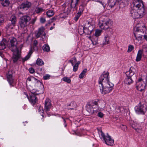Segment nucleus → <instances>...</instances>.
<instances>
[{
  "label": "nucleus",
  "mask_w": 147,
  "mask_h": 147,
  "mask_svg": "<svg viewBox=\"0 0 147 147\" xmlns=\"http://www.w3.org/2000/svg\"><path fill=\"white\" fill-rule=\"evenodd\" d=\"M42 48L44 51L48 52L50 50V47L47 45H44L42 47Z\"/></svg>",
  "instance_id": "nucleus-32"
},
{
  "label": "nucleus",
  "mask_w": 147,
  "mask_h": 147,
  "mask_svg": "<svg viewBox=\"0 0 147 147\" xmlns=\"http://www.w3.org/2000/svg\"><path fill=\"white\" fill-rule=\"evenodd\" d=\"M36 19H32L30 22L29 23L34 24L36 21Z\"/></svg>",
  "instance_id": "nucleus-55"
},
{
  "label": "nucleus",
  "mask_w": 147,
  "mask_h": 147,
  "mask_svg": "<svg viewBox=\"0 0 147 147\" xmlns=\"http://www.w3.org/2000/svg\"><path fill=\"white\" fill-rule=\"evenodd\" d=\"M133 80L131 77L127 76V77L125 78L124 82L126 84L129 85L132 83Z\"/></svg>",
  "instance_id": "nucleus-24"
},
{
  "label": "nucleus",
  "mask_w": 147,
  "mask_h": 147,
  "mask_svg": "<svg viewBox=\"0 0 147 147\" xmlns=\"http://www.w3.org/2000/svg\"><path fill=\"white\" fill-rule=\"evenodd\" d=\"M62 80L68 83H70L71 82V80L70 78L67 77H64L63 78Z\"/></svg>",
  "instance_id": "nucleus-39"
},
{
  "label": "nucleus",
  "mask_w": 147,
  "mask_h": 147,
  "mask_svg": "<svg viewBox=\"0 0 147 147\" xmlns=\"http://www.w3.org/2000/svg\"><path fill=\"white\" fill-rule=\"evenodd\" d=\"M144 39H145L147 41V36L146 35H144Z\"/></svg>",
  "instance_id": "nucleus-59"
},
{
  "label": "nucleus",
  "mask_w": 147,
  "mask_h": 147,
  "mask_svg": "<svg viewBox=\"0 0 147 147\" xmlns=\"http://www.w3.org/2000/svg\"><path fill=\"white\" fill-rule=\"evenodd\" d=\"M135 109L136 112L138 114H144L147 110V108L144 105H141L136 106Z\"/></svg>",
  "instance_id": "nucleus-10"
},
{
  "label": "nucleus",
  "mask_w": 147,
  "mask_h": 147,
  "mask_svg": "<svg viewBox=\"0 0 147 147\" xmlns=\"http://www.w3.org/2000/svg\"><path fill=\"white\" fill-rule=\"evenodd\" d=\"M134 49V47L133 45H130L128 46L127 52L129 53L131 52Z\"/></svg>",
  "instance_id": "nucleus-44"
},
{
  "label": "nucleus",
  "mask_w": 147,
  "mask_h": 147,
  "mask_svg": "<svg viewBox=\"0 0 147 147\" xmlns=\"http://www.w3.org/2000/svg\"><path fill=\"white\" fill-rule=\"evenodd\" d=\"M35 78L32 77L31 78H28L27 79V80H28L29 81H32V82L34 80Z\"/></svg>",
  "instance_id": "nucleus-51"
},
{
  "label": "nucleus",
  "mask_w": 147,
  "mask_h": 147,
  "mask_svg": "<svg viewBox=\"0 0 147 147\" xmlns=\"http://www.w3.org/2000/svg\"><path fill=\"white\" fill-rule=\"evenodd\" d=\"M121 128L123 130L125 131L127 129V127L125 125H122Z\"/></svg>",
  "instance_id": "nucleus-50"
},
{
  "label": "nucleus",
  "mask_w": 147,
  "mask_h": 147,
  "mask_svg": "<svg viewBox=\"0 0 147 147\" xmlns=\"http://www.w3.org/2000/svg\"><path fill=\"white\" fill-rule=\"evenodd\" d=\"M109 36L108 35L106 34L103 40V43L104 45H107L109 43Z\"/></svg>",
  "instance_id": "nucleus-27"
},
{
  "label": "nucleus",
  "mask_w": 147,
  "mask_h": 147,
  "mask_svg": "<svg viewBox=\"0 0 147 147\" xmlns=\"http://www.w3.org/2000/svg\"><path fill=\"white\" fill-rule=\"evenodd\" d=\"M69 61L72 64V65L73 66L75 63H76L77 60L76 57H74L72 58L71 60Z\"/></svg>",
  "instance_id": "nucleus-40"
},
{
  "label": "nucleus",
  "mask_w": 147,
  "mask_h": 147,
  "mask_svg": "<svg viewBox=\"0 0 147 147\" xmlns=\"http://www.w3.org/2000/svg\"><path fill=\"white\" fill-rule=\"evenodd\" d=\"M141 10L134 9L131 8L130 13L131 16L134 19H138L141 17L143 15L144 11H143L142 13H141Z\"/></svg>",
  "instance_id": "nucleus-9"
},
{
  "label": "nucleus",
  "mask_w": 147,
  "mask_h": 147,
  "mask_svg": "<svg viewBox=\"0 0 147 147\" xmlns=\"http://www.w3.org/2000/svg\"><path fill=\"white\" fill-rule=\"evenodd\" d=\"M44 9L42 8L36 7L35 9V12L36 13H38L42 12Z\"/></svg>",
  "instance_id": "nucleus-35"
},
{
  "label": "nucleus",
  "mask_w": 147,
  "mask_h": 147,
  "mask_svg": "<svg viewBox=\"0 0 147 147\" xmlns=\"http://www.w3.org/2000/svg\"><path fill=\"white\" fill-rule=\"evenodd\" d=\"M112 24V22L111 20L108 19L102 20V22H99V25L100 28L107 30L111 28Z\"/></svg>",
  "instance_id": "nucleus-4"
},
{
  "label": "nucleus",
  "mask_w": 147,
  "mask_h": 147,
  "mask_svg": "<svg viewBox=\"0 0 147 147\" xmlns=\"http://www.w3.org/2000/svg\"><path fill=\"white\" fill-rule=\"evenodd\" d=\"M146 30L145 26H142V27H136L134 29V32H137L138 34H142L144 33V31Z\"/></svg>",
  "instance_id": "nucleus-18"
},
{
  "label": "nucleus",
  "mask_w": 147,
  "mask_h": 147,
  "mask_svg": "<svg viewBox=\"0 0 147 147\" xmlns=\"http://www.w3.org/2000/svg\"><path fill=\"white\" fill-rule=\"evenodd\" d=\"M38 83H36L37 85H36V87H40V90H41V85H38Z\"/></svg>",
  "instance_id": "nucleus-58"
},
{
  "label": "nucleus",
  "mask_w": 147,
  "mask_h": 147,
  "mask_svg": "<svg viewBox=\"0 0 147 147\" xmlns=\"http://www.w3.org/2000/svg\"><path fill=\"white\" fill-rule=\"evenodd\" d=\"M51 101L48 99H47L45 102L44 110L46 112H48L50 110L51 107Z\"/></svg>",
  "instance_id": "nucleus-16"
},
{
  "label": "nucleus",
  "mask_w": 147,
  "mask_h": 147,
  "mask_svg": "<svg viewBox=\"0 0 147 147\" xmlns=\"http://www.w3.org/2000/svg\"><path fill=\"white\" fill-rule=\"evenodd\" d=\"M32 92L33 94L30 96V98L29 99V100L31 103L34 104L37 101V99L35 95L36 94H37L38 93L36 92H34L33 93Z\"/></svg>",
  "instance_id": "nucleus-21"
},
{
  "label": "nucleus",
  "mask_w": 147,
  "mask_h": 147,
  "mask_svg": "<svg viewBox=\"0 0 147 147\" xmlns=\"http://www.w3.org/2000/svg\"><path fill=\"white\" fill-rule=\"evenodd\" d=\"M107 136L104 140L105 143L108 145H112L114 143V140L111 138L108 134H107Z\"/></svg>",
  "instance_id": "nucleus-17"
},
{
  "label": "nucleus",
  "mask_w": 147,
  "mask_h": 147,
  "mask_svg": "<svg viewBox=\"0 0 147 147\" xmlns=\"http://www.w3.org/2000/svg\"><path fill=\"white\" fill-rule=\"evenodd\" d=\"M15 81L13 78L12 76L10 75V85L12 86H14Z\"/></svg>",
  "instance_id": "nucleus-41"
},
{
  "label": "nucleus",
  "mask_w": 147,
  "mask_h": 147,
  "mask_svg": "<svg viewBox=\"0 0 147 147\" xmlns=\"http://www.w3.org/2000/svg\"><path fill=\"white\" fill-rule=\"evenodd\" d=\"M136 71V69L133 67H131L128 71L126 72V74L127 76L131 77L135 73Z\"/></svg>",
  "instance_id": "nucleus-20"
},
{
  "label": "nucleus",
  "mask_w": 147,
  "mask_h": 147,
  "mask_svg": "<svg viewBox=\"0 0 147 147\" xmlns=\"http://www.w3.org/2000/svg\"><path fill=\"white\" fill-rule=\"evenodd\" d=\"M40 21L41 23H44L45 22L46 20L45 18H41L40 19Z\"/></svg>",
  "instance_id": "nucleus-52"
},
{
  "label": "nucleus",
  "mask_w": 147,
  "mask_h": 147,
  "mask_svg": "<svg viewBox=\"0 0 147 147\" xmlns=\"http://www.w3.org/2000/svg\"><path fill=\"white\" fill-rule=\"evenodd\" d=\"M54 12L53 10H48L46 12V14L48 17H50L52 16L54 14Z\"/></svg>",
  "instance_id": "nucleus-29"
},
{
  "label": "nucleus",
  "mask_w": 147,
  "mask_h": 147,
  "mask_svg": "<svg viewBox=\"0 0 147 147\" xmlns=\"http://www.w3.org/2000/svg\"><path fill=\"white\" fill-rule=\"evenodd\" d=\"M45 28L43 27H41L38 29V31L35 32V36L37 38L41 36H45V34L44 32Z\"/></svg>",
  "instance_id": "nucleus-11"
},
{
  "label": "nucleus",
  "mask_w": 147,
  "mask_h": 147,
  "mask_svg": "<svg viewBox=\"0 0 147 147\" xmlns=\"http://www.w3.org/2000/svg\"><path fill=\"white\" fill-rule=\"evenodd\" d=\"M7 40L5 38H3L0 43V56L2 57V50L4 49L6 47Z\"/></svg>",
  "instance_id": "nucleus-15"
},
{
  "label": "nucleus",
  "mask_w": 147,
  "mask_h": 147,
  "mask_svg": "<svg viewBox=\"0 0 147 147\" xmlns=\"http://www.w3.org/2000/svg\"><path fill=\"white\" fill-rule=\"evenodd\" d=\"M36 63L38 65L42 66L44 65V63L41 59L38 58L36 61Z\"/></svg>",
  "instance_id": "nucleus-34"
},
{
  "label": "nucleus",
  "mask_w": 147,
  "mask_h": 147,
  "mask_svg": "<svg viewBox=\"0 0 147 147\" xmlns=\"http://www.w3.org/2000/svg\"><path fill=\"white\" fill-rule=\"evenodd\" d=\"M79 63H76L75 65L73 66V71H76L78 67Z\"/></svg>",
  "instance_id": "nucleus-43"
},
{
  "label": "nucleus",
  "mask_w": 147,
  "mask_h": 147,
  "mask_svg": "<svg viewBox=\"0 0 147 147\" xmlns=\"http://www.w3.org/2000/svg\"><path fill=\"white\" fill-rule=\"evenodd\" d=\"M7 40L5 38H3L0 43V56L2 57V50L4 49L6 47Z\"/></svg>",
  "instance_id": "nucleus-13"
},
{
  "label": "nucleus",
  "mask_w": 147,
  "mask_h": 147,
  "mask_svg": "<svg viewBox=\"0 0 147 147\" xmlns=\"http://www.w3.org/2000/svg\"><path fill=\"white\" fill-rule=\"evenodd\" d=\"M98 134L100 138L101 139L102 138L104 140L106 138L107 136H105L104 134L102 132V130H99L98 131Z\"/></svg>",
  "instance_id": "nucleus-30"
},
{
  "label": "nucleus",
  "mask_w": 147,
  "mask_h": 147,
  "mask_svg": "<svg viewBox=\"0 0 147 147\" xmlns=\"http://www.w3.org/2000/svg\"><path fill=\"white\" fill-rule=\"evenodd\" d=\"M6 78L8 82H9V75L8 73L6 74Z\"/></svg>",
  "instance_id": "nucleus-57"
},
{
  "label": "nucleus",
  "mask_w": 147,
  "mask_h": 147,
  "mask_svg": "<svg viewBox=\"0 0 147 147\" xmlns=\"http://www.w3.org/2000/svg\"><path fill=\"white\" fill-rule=\"evenodd\" d=\"M29 71L31 73H33L34 72V70L33 68L30 67L29 69Z\"/></svg>",
  "instance_id": "nucleus-54"
},
{
  "label": "nucleus",
  "mask_w": 147,
  "mask_h": 147,
  "mask_svg": "<svg viewBox=\"0 0 147 147\" xmlns=\"http://www.w3.org/2000/svg\"><path fill=\"white\" fill-rule=\"evenodd\" d=\"M7 40L5 38H3L0 43V56L2 57V50L4 49L6 47Z\"/></svg>",
  "instance_id": "nucleus-14"
},
{
  "label": "nucleus",
  "mask_w": 147,
  "mask_h": 147,
  "mask_svg": "<svg viewBox=\"0 0 147 147\" xmlns=\"http://www.w3.org/2000/svg\"><path fill=\"white\" fill-rule=\"evenodd\" d=\"M133 6L131 7L134 9L141 10V13L144 11V5L142 1L141 0H133Z\"/></svg>",
  "instance_id": "nucleus-6"
},
{
  "label": "nucleus",
  "mask_w": 147,
  "mask_h": 147,
  "mask_svg": "<svg viewBox=\"0 0 147 147\" xmlns=\"http://www.w3.org/2000/svg\"><path fill=\"white\" fill-rule=\"evenodd\" d=\"M70 105H72L73 106V107L72 108H70V109H74L76 107V103L74 102H71Z\"/></svg>",
  "instance_id": "nucleus-46"
},
{
  "label": "nucleus",
  "mask_w": 147,
  "mask_h": 147,
  "mask_svg": "<svg viewBox=\"0 0 147 147\" xmlns=\"http://www.w3.org/2000/svg\"><path fill=\"white\" fill-rule=\"evenodd\" d=\"M32 53V51L31 50H30L27 55L25 57L22 59L23 61L24 62L28 60L30 58Z\"/></svg>",
  "instance_id": "nucleus-31"
},
{
  "label": "nucleus",
  "mask_w": 147,
  "mask_h": 147,
  "mask_svg": "<svg viewBox=\"0 0 147 147\" xmlns=\"http://www.w3.org/2000/svg\"><path fill=\"white\" fill-rule=\"evenodd\" d=\"M146 85V81H144L142 78H140L136 82V87L138 90L143 93L145 91Z\"/></svg>",
  "instance_id": "nucleus-7"
},
{
  "label": "nucleus",
  "mask_w": 147,
  "mask_h": 147,
  "mask_svg": "<svg viewBox=\"0 0 147 147\" xmlns=\"http://www.w3.org/2000/svg\"><path fill=\"white\" fill-rule=\"evenodd\" d=\"M4 20L3 18L0 16V25H1V23Z\"/></svg>",
  "instance_id": "nucleus-56"
},
{
  "label": "nucleus",
  "mask_w": 147,
  "mask_h": 147,
  "mask_svg": "<svg viewBox=\"0 0 147 147\" xmlns=\"http://www.w3.org/2000/svg\"><path fill=\"white\" fill-rule=\"evenodd\" d=\"M134 35L136 40L139 41L142 40L143 35L142 34H138V32H134Z\"/></svg>",
  "instance_id": "nucleus-22"
},
{
  "label": "nucleus",
  "mask_w": 147,
  "mask_h": 147,
  "mask_svg": "<svg viewBox=\"0 0 147 147\" xmlns=\"http://www.w3.org/2000/svg\"><path fill=\"white\" fill-rule=\"evenodd\" d=\"M50 76L48 74H46L45 76H43V79L45 80H48L49 79Z\"/></svg>",
  "instance_id": "nucleus-47"
},
{
  "label": "nucleus",
  "mask_w": 147,
  "mask_h": 147,
  "mask_svg": "<svg viewBox=\"0 0 147 147\" xmlns=\"http://www.w3.org/2000/svg\"><path fill=\"white\" fill-rule=\"evenodd\" d=\"M88 38L89 39H90L91 40H92V39H91V36H89V37H88Z\"/></svg>",
  "instance_id": "nucleus-63"
},
{
  "label": "nucleus",
  "mask_w": 147,
  "mask_h": 147,
  "mask_svg": "<svg viewBox=\"0 0 147 147\" xmlns=\"http://www.w3.org/2000/svg\"><path fill=\"white\" fill-rule=\"evenodd\" d=\"M129 4V1L128 0H122V2L120 4V7H123L127 6Z\"/></svg>",
  "instance_id": "nucleus-25"
},
{
  "label": "nucleus",
  "mask_w": 147,
  "mask_h": 147,
  "mask_svg": "<svg viewBox=\"0 0 147 147\" xmlns=\"http://www.w3.org/2000/svg\"><path fill=\"white\" fill-rule=\"evenodd\" d=\"M31 19V17L28 15H25L20 17L19 23L21 28H24L28 25V22Z\"/></svg>",
  "instance_id": "nucleus-3"
},
{
  "label": "nucleus",
  "mask_w": 147,
  "mask_h": 147,
  "mask_svg": "<svg viewBox=\"0 0 147 147\" xmlns=\"http://www.w3.org/2000/svg\"><path fill=\"white\" fill-rule=\"evenodd\" d=\"M102 32V30H96L94 34V35L96 37H98L100 36Z\"/></svg>",
  "instance_id": "nucleus-38"
},
{
  "label": "nucleus",
  "mask_w": 147,
  "mask_h": 147,
  "mask_svg": "<svg viewBox=\"0 0 147 147\" xmlns=\"http://www.w3.org/2000/svg\"><path fill=\"white\" fill-rule=\"evenodd\" d=\"M1 3L2 5L4 6H7L9 5V0H0Z\"/></svg>",
  "instance_id": "nucleus-28"
},
{
  "label": "nucleus",
  "mask_w": 147,
  "mask_h": 147,
  "mask_svg": "<svg viewBox=\"0 0 147 147\" xmlns=\"http://www.w3.org/2000/svg\"><path fill=\"white\" fill-rule=\"evenodd\" d=\"M10 42L11 46L13 47L15 49H13L12 51L13 53L12 59L13 63H15L17 61L20 57V52L17 48L16 45L17 44V41L16 39L12 37L10 39Z\"/></svg>",
  "instance_id": "nucleus-2"
},
{
  "label": "nucleus",
  "mask_w": 147,
  "mask_h": 147,
  "mask_svg": "<svg viewBox=\"0 0 147 147\" xmlns=\"http://www.w3.org/2000/svg\"><path fill=\"white\" fill-rule=\"evenodd\" d=\"M87 71V69H84L79 75V78L81 79L83 78Z\"/></svg>",
  "instance_id": "nucleus-36"
},
{
  "label": "nucleus",
  "mask_w": 147,
  "mask_h": 147,
  "mask_svg": "<svg viewBox=\"0 0 147 147\" xmlns=\"http://www.w3.org/2000/svg\"><path fill=\"white\" fill-rule=\"evenodd\" d=\"M77 63H79V64L80 63V62L79 61H78L77 62Z\"/></svg>",
  "instance_id": "nucleus-64"
},
{
  "label": "nucleus",
  "mask_w": 147,
  "mask_h": 147,
  "mask_svg": "<svg viewBox=\"0 0 147 147\" xmlns=\"http://www.w3.org/2000/svg\"><path fill=\"white\" fill-rule=\"evenodd\" d=\"M82 14V12L81 11L78 12L76 15L75 17H74V19L76 21H77L79 18V17Z\"/></svg>",
  "instance_id": "nucleus-37"
},
{
  "label": "nucleus",
  "mask_w": 147,
  "mask_h": 147,
  "mask_svg": "<svg viewBox=\"0 0 147 147\" xmlns=\"http://www.w3.org/2000/svg\"><path fill=\"white\" fill-rule=\"evenodd\" d=\"M32 83L33 85L35 87H36V85H36V83H38V85H41V89L38 90V91H39V92L37 93V94H42L44 93V90L43 85L41 82L35 78L34 80L33 81Z\"/></svg>",
  "instance_id": "nucleus-12"
},
{
  "label": "nucleus",
  "mask_w": 147,
  "mask_h": 147,
  "mask_svg": "<svg viewBox=\"0 0 147 147\" xmlns=\"http://www.w3.org/2000/svg\"><path fill=\"white\" fill-rule=\"evenodd\" d=\"M143 53V51L140 50L138 51L136 59L137 62L140 61L142 57V54Z\"/></svg>",
  "instance_id": "nucleus-23"
},
{
  "label": "nucleus",
  "mask_w": 147,
  "mask_h": 147,
  "mask_svg": "<svg viewBox=\"0 0 147 147\" xmlns=\"http://www.w3.org/2000/svg\"><path fill=\"white\" fill-rule=\"evenodd\" d=\"M99 2L101 3V4L102 5L103 7V9H105L106 7V4L101 1H99Z\"/></svg>",
  "instance_id": "nucleus-53"
},
{
  "label": "nucleus",
  "mask_w": 147,
  "mask_h": 147,
  "mask_svg": "<svg viewBox=\"0 0 147 147\" xmlns=\"http://www.w3.org/2000/svg\"><path fill=\"white\" fill-rule=\"evenodd\" d=\"M116 1L117 0H109V5L112 7L115 5Z\"/></svg>",
  "instance_id": "nucleus-33"
},
{
  "label": "nucleus",
  "mask_w": 147,
  "mask_h": 147,
  "mask_svg": "<svg viewBox=\"0 0 147 147\" xmlns=\"http://www.w3.org/2000/svg\"><path fill=\"white\" fill-rule=\"evenodd\" d=\"M79 0H71L70 5L67 8L66 12L69 14L71 12L76 11L78 9V5Z\"/></svg>",
  "instance_id": "nucleus-5"
},
{
  "label": "nucleus",
  "mask_w": 147,
  "mask_h": 147,
  "mask_svg": "<svg viewBox=\"0 0 147 147\" xmlns=\"http://www.w3.org/2000/svg\"><path fill=\"white\" fill-rule=\"evenodd\" d=\"M31 5L32 4L30 2L26 1L20 5V8L21 9H25L27 10L31 7Z\"/></svg>",
  "instance_id": "nucleus-19"
},
{
  "label": "nucleus",
  "mask_w": 147,
  "mask_h": 147,
  "mask_svg": "<svg viewBox=\"0 0 147 147\" xmlns=\"http://www.w3.org/2000/svg\"><path fill=\"white\" fill-rule=\"evenodd\" d=\"M42 108H41L40 107L39 108V109H38L39 112H40V111H41V112H42V113L43 112V110H42V112L41 111V110H42Z\"/></svg>",
  "instance_id": "nucleus-60"
},
{
  "label": "nucleus",
  "mask_w": 147,
  "mask_h": 147,
  "mask_svg": "<svg viewBox=\"0 0 147 147\" xmlns=\"http://www.w3.org/2000/svg\"><path fill=\"white\" fill-rule=\"evenodd\" d=\"M98 116L100 118H102L104 116L103 114L101 112H99L98 113Z\"/></svg>",
  "instance_id": "nucleus-49"
},
{
  "label": "nucleus",
  "mask_w": 147,
  "mask_h": 147,
  "mask_svg": "<svg viewBox=\"0 0 147 147\" xmlns=\"http://www.w3.org/2000/svg\"><path fill=\"white\" fill-rule=\"evenodd\" d=\"M109 73L104 72L99 78L98 80L99 87L102 94L109 93L113 89L114 84L109 80Z\"/></svg>",
  "instance_id": "nucleus-1"
},
{
  "label": "nucleus",
  "mask_w": 147,
  "mask_h": 147,
  "mask_svg": "<svg viewBox=\"0 0 147 147\" xmlns=\"http://www.w3.org/2000/svg\"><path fill=\"white\" fill-rule=\"evenodd\" d=\"M138 124H136V127H135V123H134L132 124V127L134 129H135L137 131H137V129H139L137 127V126H138Z\"/></svg>",
  "instance_id": "nucleus-45"
},
{
  "label": "nucleus",
  "mask_w": 147,
  "mask_h": 147,
  "mask_svg": "<svg viewBox=\"0 0 147 147\" xmlns=\"http://www.w3.org/2000/svg\"><path fill=\"white\" fill-rule=\"evenodd\" d=\"M54 28V27H51L50 28V30H52Z\"/></svg>",
  "instance_id": "nucleus-61"
},
{
  "label": "nucleus",
  "mask_w": 147,
  "mask_h": 147,
  "mask_svg": "<svg viewBox=\"0 0 147 147\" xmlns=\"http://www.w3.org/2000/svg\"><path fill=\"white\" fill-rule=\"evenodd\" d=\"M10 20L11 22V25H12L13 26H15L16 22V17L14 15L11 16Z\"/></svg>",
  "instance_id": "nucleus-26"
},
{
  "label": "nucleus",
  "mask_w": 147,
  "mask_h": 147,
  "mask_svg": "<svg viewBox=\"0 0 147 147\" xmlns=\"http://www.w3.org/2000/svg\"><path fill=\"white\" fill-rule=\"evenodd\" d=\"M62 118L63 119V121H64V123H65V122H66V121H65V119L63 118V117H62Z\"/></svg>",
  "instance_id": "nucleus-62"
},
{
  "label": "nucleus",
  "mask_w": 147,
  "mask_h": 147,
  "mask_svg": "<svg viewBox=\"0 0 147 147\" xmlns=\"http://www.w3.org/2000/svg\"><path fill=\"white\" fill-rule=\"evenodd\" d=\"M88 30L87 28H86L85 27H82V29L81 30L80 28H78V31L79 32H81L82 34H83L84 33H86V30Z\"/></svg>",
  "instance_id": "nucleus-42"
},
{
  "label": "nucleus",
  "mask_w": 147,
  "mask_h": 147,
  "mask_svg": "<svg viewBox=\"0 0 147 147\" xmlns=\"http://www.w3.org/2000/svg\"><path fill=\"white\" fill-rule=\"evenodd\" d=\"M91 41H92L93 45H96L98 44L97 38L95 40L93 41L92 40H91Z\"/></svg>",
  "instance_id": "nucleus-48"
},
{
  "label": "nucleus",
  "mask_w": 147,
  "mask_h": 147,
  "mask_svg": "<svg viewBox=\"0 0 147 147\" xmlns=\"http://www.w3.org/2000/svg\"><path fill=\"white\" fill-rule=\"evenodd\" d=\"M87 109L90 113L98 112V102L94 101L87 106Z\"/></svg>",
  "instance_id": "nucleus-8"
}]
</instances>
